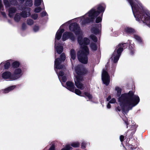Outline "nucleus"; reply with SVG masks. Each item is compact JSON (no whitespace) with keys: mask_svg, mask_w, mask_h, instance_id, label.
Returning a JSON list of instances; mask_svg holds the SVG:
<instances>
[{"mask_svg":"<svg viewBox=\"0 0 150 150\" xmlns=\"http://www.w3.org/2000/svg\"><path fill=\"white\" fill-rule=\"evenodd\" d=\"M69 28L70 30L74 32L78 37V42L81 46L80 50L77 52L78 59L81 62L86 64L88 62L87 55L89 53L86 45L89 43V40L86 38H82L83 32L76 23H71Z\"/></svg>","mask_w":150,"mask_h":150,"instance_id":"1","label":"nucleus"},{"mask_svg":"<svg viewBox=\"0 0 150 150\" xmlns=\"http://www.w3.org/2000/svg\"><path fill=\"white\" fill-rule=\"evenodd\" d=\"M139 101V97L134 95L133 92L130 91L127 93L122 94L118 98L120 107L117 108V110L120 111L122 110L123 112L127 113L129 110L136 105Z\"/></svg>","mask_w":150,"mask_h":150,"instance_id":"2","label":"nucleus"},{"mask_svg":"<svg viewBox=\"0 0 150 150\" xmlns=\"http://www.w3.org/2000/svg\"><path fill=\"white\" fill-rule=\"evenodd\" d=\"M70 54L71 62L72 64V68L74 70L76 73L74 74L75 78L74 79L75 85L77 88L82 90L84 88V87L83 84L81 83L83 80V77L81 75L87 73L88 72L87 70L81 65H78L74 67L73 62L71 59L74 60L76 58V55L75 50L71 49L70 51Z\"/></svg>","mask_w":150,"mask_h":150,"instance_id":"3","label":"nucleus"},{"mask_svg":"<svg viewBox=\"0 0 150 150\" xmlns=\"http://www.w3.org/2000/svg\"><path fill=\"white\" fill-rule=\"evenodd\" d=\"M104 5H99L97 8H93L84 16L78 18L76 20L79 22L81 26L83 27L86 24L93 20L105 9Z\"/></svg>","mask_w":150,"mask_h":150,"instance_id":"4","label":"nucleus"},{"mask_svg":"<svg viewBox=\"0 0 150 150\" xmlns=\"http://www.w3.org/2000/svg\"><path fill=\"white\" fill-rule=\"evenodd\" d=\"M127 45L126 43L120 44L117 47L116 49L114 51L112 54L111 58L114 63L117 62L119 60L121 53L124 49L127 47Z\"/></svg>","mask_w":150,"mask_h":150,"instance_id":"5","label":"nucleus"},{"mask_svg":"<svg viewBox=\"0 0 150 150\" xmlns=\"http://www.w3.org/2000/svg\"><path fill=\"white\" fill-rule=\"evenodd\" d=\"M64 31L63 29H59L58 30L56 34L55 48L56 51L59 54H60L62 52L63 47L61 45V44H57L56 40H58L60 39L62 36V33L64 32Z\"/></svg>","mask_w":150,"mask_h":150,"instance_id":"6","label":"nucleus"},{"mask_svg":"<svg viewBox=\"0 0 150 150\" xmlns=\"http://www.w3.org/2000/svg\"><path fill=\"white\" fill-rule=\"evenodd\" d=\"M4 3L8 12V16L10 18L13 17L14 14L16 12V8L14 7H10L9 3L8 0H4Z\"/></svg>","mask_w":150,"mask_h":150,"instance_id":"7","label":"nucleus"},{"mask_svg":"<svg viewBox=\"0 0 150 150\" xmlns=\"http://www.w3.org/2000/svg\"><path fill=\"white\" fill-rule=\"evenodd\" d=\"M66 57L64 54H62L60 56V59L57 58L55 59L54 65L55 68L57 69H61L63 68V66L60 64L62 61H64Z\"/></svg>","mask_w":150,"mask_h":150,"instance_id":"8","label":"nucleus"},{"mask_svg":"<svg viewBox=\"0 0 150 150\" xmlns=\"http://www.w3.org/2000/svg\"><path fill=\"white\" fill-rule=\"evenodd\" d=\"M110 78V76L106 69H103L102 74V79L103 83L106 86L108 85L109 83Z\"/></svg>","mask_w":150,"mask_h":150,"instance_id":"9","label":"nucleus"},{"mask_svg":"<svg viewBox=\"0 0 150 150\" xmlns=\"http://www.w3.org/2000/svg\"><path fill=\"white\" fill-rule=\"evenodd\" d=\"M2 77L4 79L7 81H14L12 74L9 71H5L2 74Z\"/></svg>","mask_w":150,"mask_h":150,"instance_id":"10","label":"nucleus"},{"mask_svg":"<svg viewBox=\"0 0 150 150\" xmlns=\"http://www.w3.org/2000/svg\"><path fill=\"white\" fill-rule=\"evenodd\" d=\"M14 80H16L20 78L22 75V71L21 69H16L12 74Z\"/></svg>","mask_w":150,"mask_h":150,"instance_id":"11","label":"nucleus"},{"mask_svg":"<svg viewBox=\"0 0 150 150\" xmlns=\"http://www.w3.org/2000/svg\"><path fill=\"white\" fill-rule=\"evenodd\" d=\"M23 10L20 13L21 16L23 18H26L29 17L30 15V8H29L25 7L23 9Z\"/></svg>","mask_w":150,"mask_h":150,"instance_id":"12","label":"nucleus"},{"mask_svg":"<svg viewBox=\"0 0 150 150\" xmlns=\"http://www.w3.org/2000/svg\"><path fill=\"white\" fill-rule=\"evenodd\" d=\"M101 25L100 24L93 25L91 31L96 35L99 34L101 30Z\"/></svg>","mask_w":150,"mask_h":150,"instance_id":"13","label":"nucleus"},{"mask_svg":"<svg viewBox=\"0 0 150 150\" xmlns=\"http://www.w3.org/2000/svg\"><path fill=\"white\" fill-rule=\"evenodd\" d=\"M58 76V78L59 80L60 81H61L63 82H65L67 80V78L66 76H64V73L61 71H60L58 73V70H55Z\"/></svg>","mask_w":150,"mask_h":150,"instance_id":"14","label":"nucleus"},{"mask_svg":"<svg viewBox=\"0 0 150 150\" xmlns=\"http://www.w3.org/2000/svg\"><path fill=\"white\" fill-rule=\"evenodd\" d=\"M65 87L69 90L72 92H74V86L73 83L70 81H68L66 84Z\"/></svg>","mask_w":150,"mask_h":150,"instance_id":"15","label":"nucleus"},{"mask_svg":"<svg viewBox=\"0 0 150 150\" xmlns=\"http://www.w3.org/2000/svg\"><path fill=\"white\" fill-rule=\"evenodd\" d=\"M72 34L71 33L69 32H65L63 34L62 36V40L63 41L66 40L69 38H70L71 39H73L71 36Z\"/></svg>","mask_w":150,"mask_h":150,"instance_id":"16","label":"nucleus"},{"mask_svg":"<svg viewBox=\"0 0 150 150\" xmlns=\"http://www.w3.org/2000/svg\"><path fill=\"white\" fill-rule=\"evenodd\" d=\"M15 87L16 86L14 85L9 86L6 88L2 89L1 92L3 93H7L13 90Z\"/></svg>","mask_w":150,"mask_h":150,"instance_id":"17","label":"nucleus"},{"mask_svg":"<svg viewBox=\"0 0 150 150\" xmlns=\"http://www.w3.org/2000/svg\"><path fill=\"white\" fill-rule=\"evenodd\" d=\"M21 14L18 13H16L14 17V19L16 22H18L21 20Z\"/></svg>","mask_w":150,"mask_h":150,"instance_id":"18","label":"nucleus"},{"mask_svg":"<svg viewBox=\"0 0 150 150\" xmlns=\"http://www.w3.org/2000/svg\"><path fill=\"white\" fill-rule=\"evenodd\" d=\"M12 62L11 60H8L4 62V68L5 69H8L10 66L11 63Z\"/></svg>","mask_w":150,"mask_h":150,"instance_id":"19","label":"nucleus"},{"mask_svg":"<svg viewBox=\"0 0 150 150\" xmlns=\"http://www.w3.org/2000/svg\"><path fill=\"white\" fill-rule=\"evenodd\" d=\"M129 49L130 51V53L131 54H133L135 52V50L134 48V46L133 45L131 44L129 46Z\"/></svg>","mask_w":150,"mask_h":150,"instance_id":"20","label":"nucleus"},{"mask_svg":"<svg viewBox=\"0 0 150 150\" xmlns=\"http://www.w3.org/2000/svg\"><path fill=\"white\" fill-rule=\"evenodd\" d=\"M121 89L120 88L118 87H116L115 88V91H116L117 96H119L121 94Z\"/></svg>","mask_w":150,"mask_h":150,"instance_id":"21","label":"nucleus"},{"mask_svg":"<svg viewBox=\"0 0 150 150\" xmlns=\"http://www.w3.org/2000/svg\"><path fill=\"white\" fill-rule=\"evenodd\" d=\"M90 47L93 50L95 51L97 50V46L95 43H91L90 45Z\"/></svg>","mask_w":150,"mask_h":150,"instance_id":"22","label":"nucleus"},{"mask_svg":"<svg viewBox=\"0 0 150 150\" xmlns=\"http://www.w3.org/2000/svg\"><path fill=\"white\" fill-rule=\"evenodd\" d=\"M125 31L127 33H131L134 31V30L131 28L129 27H127L125 29Z\"/></svg>","mask_w":150,"mask_h":150,"instance_id":"23","label":"nucleus"},{"mask_svg":"<svg viewBox=\"0 0 150 150\" xmlns=\"http://www.w3.org/2000/svg\"><path fill=\"white\" fill-rule=\"evenodd\" d=\"M32 0H28L26 2L25 6H31L33 5Z\"/></svg>","mask_w":150,"mask_h":150,"instance_id":"24","label":"nucleus"},{"mask_svg":"<svg viewBox=\"0 0 150 150\" xmlns=\"http://www.w3.org/2000/svg\"><path fill=\"white\" fill-rule=\"evenodd\" d=\"M79 143L78 142H72L71 144V145L74 147H77L79 146Z\"/></svg>","mask_w":150,"mask_h":150,"instance_id":"25","label":"nucleus"},{"mask_svg":"<svg viewBox=\"0 0 150 150\" xmlns=\"http://www.w3.org/2000/svg\"><path fill=\"white\" fill-rule=\"evenodd\" d=\"M74 92L76 94L80 96H84V95L83 94L81 95V91L78 89H76L75 90L74 89Z\"/></svg>","mask_w":150,"mask_h":150,"instance_id":"26","label":"nucleus"},{"mask_svg":"<svg viewBox=\"0 0 150 150\" xmlns=\"http://www.w3.org/2000/svg\"><path fill=\"white\" fill-rule=\"evenodd\" d=\"M19 65L20 63L18 61L14 62L12 64V67L14 68H17L19 67Z\"/></svg>","mask_w":150,"mask_h":150,"instance_id":"27","label":"nucleus"},{"mask_svg":"<svg viewBox=\"0 0 150 150\" xmlns=\"http://www.w3.org/2000/svg\"><path fill=\"white\" fill-rule=\"evenodd\" d=\"M84 94L88 99L89 100H91V99L92 98L91 95L88 92H85L84 93Z\"/></svg>","mask_w":150,"mask_h":150,"instance_id":"28","label":"nucleus"},{"mask_svg":"<svg viewBox=\"0 0 150 150\" xmlns=\"http://www.w3.org/2000/svg\"><path fill=\"white\" fill-rule=\"evenodd\" d=\"M103 14H101L98 16L96 19V23H99L102 20Z\"/></svg>","mask_w":150,"mask_h":150,"instance_id":"29","label":"nucleus"},{"mask_svg":"<svg viewBox=\"0 0 150 150\" xmlns=\"http://www.w3.org/2000/svg\"><path fill=\"white\" fill-rule=\"evenodd\" d=\"M134 37L139 42L141 43L142 42V40L141 38L138 35L134 34Z\"/></svg>","mask_w":150,"mask_h":150,"instance_id":"30","label":"nucleus"},{"mask_svg":"<svg viewBox=\"0 0 150 150\" xmlns=\"http://www.w3.org/2000/svg\"><path fill=\"white\" fill-rule=\"evenodd\" d=\"M42 0H35L34 4L35 6H39L42 2Z\"/></svg>","mask_w":150,"mask_h":150,"instance_id":"31","label":"nucleus"},{"mask_svg":"<svg viewBox=\"0 0 150 150\" xmlns=\"http://www.w3.org/2000/svg\"><path fill=\"white\" fill-rule=\"evenodd\" d=\"M27 23L29 25H32L33 24L34 22L33 20L31 19H28L27 20Z\"/></svg>","mask_w":150,"mask_h":150,"instance_id":"32","label":"nucleus"},{"mask_svg":"<svg viewBox=\"0 0 150 150\" xmlns=\"http://www.w3.org/2000/svg\"><path fill=\"white\" fill-rule=\"evenodd\" d=\"M90 38L93 40L94 42H96L97 41L96 37L93 35H90Z\"/></svg>","mask_w":150,"mask_h":150,"instance_id":"33","label":"nucleus"},{"mask_svg":"<svg viewBox=\"0 0 150 150\" xmlns=\"http://www.w3.org/2000/svg\"><path fill=\"white\" fill-rule=\"evenodd\" d=\"M17 3V2L16 0H10V4L15 5Z\"/></svg>","mask_w":150,"mask_h":150,"instance_id":"34","label":"nucleus"},{"mask_svg":"<svg viewBox=\"0 0 150 150\" xmlns=\"http://www.w3.org/2000/svg\"><path fill=\"white\" fill-rule=\"evenodd\" d=\"M41 8L40 7H38L35 8L34 11L36 13H38L41 11Z\"/></svg>","mask_w":150,"mask_h":150,"instance_id":"35","label":"nucleus"},{"mask_svg":"<svg viewBox=\"0 0 150 150\" xmlns=\"http://www.w3.org/2000/svg\"><path fill=\"white\" fill-rule=\"evenodd\" d=\"M31 17L34 19L35 20L38 18V15L37 14L35 13L33 14H32L31 16Z\"/></svg>","mask_w":150,"mask_h":150,"instance_id":"36","label":"nucleus"},{"mask_svg":"<svg viewBox=\"0 0 150 150\" xmlns=\"http://www.w3.org/2000/svg\"><path fill=\"white\" fill-rule=\"evenodd\" d=\"M39 30V27L38 26L35 25L33 28V30L35 32H37Z\"/></svg>","mask_w":150,"mask_h":150,"instance_id":"37","label":"nucleus"},{"mask_svg":"<svg viewBox=\"0 0 150 150\" xmlns=\"http://www.w3.org/2000/svg\"><path fill=\"white\" fill-rule=\"evenodd\" d=\"M27 25L25 23H23L22 26V29L23 30H24L27 28Z\"/></svg>","mask_w":150,"mask_h":150,"instance_id":"38","label":"nucleus"},{"mask_svg":"<svg viewBox=\"0 0 150 150\" xmlns=\"http://www.w3.org/2000/svg\"><path fill=\"white\" fill-rule=\"evenodd\" d=\"M115 102H116L115 99V98H113L110 101L109 103H115Z\"/></svg>","mask_w":150,"mask_h":150,"instance_id":"39","label":"nucleus"},{"mask_svg":"<svg viewBox=\"0 0 150 150\" xmlns=\"http://www.w3.org/2000/svg\"><path fill=\"white\" fill-rule=\"evenodd\" d=\"M86 142H83L81 145V147L82 149H84L85 147Z\"/></svg>","mask_w":150,"mask_h":150,"instance_id":"40","label":"nucleus"},{"mask_svg":"<svg viewBox=\"0 0 150 150\" xmlns=\"http://www.w3.org/2000/svg\"><path fill=\"white\" fill-rule=\"evenodd\" d=\"M41 16H46L47 15V13L45 11H44L41 13L40 14Z\"/></svg>","mask_w":150,"mask_h":150,"instance_id":"41","label":"nucleus"},{"mask_svg":"<svg viewBox=\"0 0 150 150\" xmlns=\"http://www.w3.org/2000/svg\"><path fill=\"white\" fill-rule=\"evenodd\" d=\"M3 6L1 3V1L0 0V9L3 10Z\"/></svg>","mask_w":150,"mask_h":150,"instance_id":"42","label":"nucleus"},{"mask_svg":"<svg viewBox=\"0 0 150 150\" xmlns=\"http://www.w3.org/2000/svg\"><path fill=\"white\" fill-rule=\"evenodd\" d=\"M4 64V62L1 63L0 64V70L2 69L3 68H4V67H3Z\"/></svg>","mask_w":150,"mask_h":150,"instance_id":"43","label":"nucleus"},{"mask_svg":"<svg viewBox=\"0 0 150 150\" xmlns=\"http://www.w3.org/2000/svg\"><path fill=\"white\" fill-rule=\"evenodd\" d=\"M124 139V137L122 135H121L120 137V139L121 142H122L123 141Z\"/></svg>","mask_w":150,"mask_h":150,"instance_id":"44","label":"nucleus"},{"mask_svg":"<svg viewBox=\"0 0 150 150\" xmlns=\"http://www.w3.org/2000/svg\"><path fill=\"white\" fill-rule=\"evenodd\" d=\"M1 13L4 17L5 18L6 17V15L4 12H1Z\"/></svg>","mask_w":150,"mask_h":150,"instance_id":"45","label":"nucleus"},{"mask_svg":"<svg viewBox=\"0 0 150 150\" xmlns=\"http://www.w3.org/2000/svg\"><path fill=\"white\" fill-rule=\"evenodd\" d=\"M111 105L109 103H108L107 105V108H108L109 109L110 108Z\"/></svg>","mask_w":150,"mask_h":150,"instance_id":"46","label":"nucleus"},{"mask_svg":"<svg viewBox=\"0 0 150 150\" xmlns=\"http://www.w3.org/2000/svg\"><path fill=\"white\" fill-rule=\"evenodd\" d=\"M24 0H18V1H19L21 3L23 2L24 1Z\"/></svg>","mask_w":150,"mask_h":150,"instance_id":"47","label":"nucleus"},{"mask_svg":"<svg viewBox=\"0 0 150 150\" xmlns=\"http://www.w3.org/2000/svg\"><path fill=\"white\" fill-rule=\"evenodd\" d=\"M125 123L127 125V119L125 120Z\"/></svg>","mask_w":150,"mask_h":150,"instance_id":"48","label":"nucleus"},{"mask_svg":"<svg viewBox=\"0 0 150 150\" xmlns=\"http://www.w3.org/2000/svg\"><path fill=\"white\" fill-rule=\"evenodd\" d=\"M129 148H130V149H133V148L132 147V145H130L129 146Z\"/></svg>","mask_w":150,"mask_h":150,"instance_id":"49","label":"nucleus"},{"mask_svg":"<svg viewBox=\"0 0 150 150\" xmlns=\"http://www.w3.org/2000/svg\"><path fill=\"white\" fill-rule=\"evenodd\" d=\"M110 99V96H109L108 98L107 99V101H108Z\"/></svg>","mask_w":150,"mask_h":150,"instance_id":"50","label":"nucleus"},{"mask_svg":"<svg viewBox=\"0 0 150 150\" xmlns=\"http://www.w3.org/2000/svg\"><path fill=\"white\" fill-rule=\"evenodd\" d=\"M71 22V21H70L68 22L67 23H68L69 24L70 22Z\"/></svg>","mask_w":150,"mask_h":150,"instance_id":"51","label":"nucleus"}]
</instances>
